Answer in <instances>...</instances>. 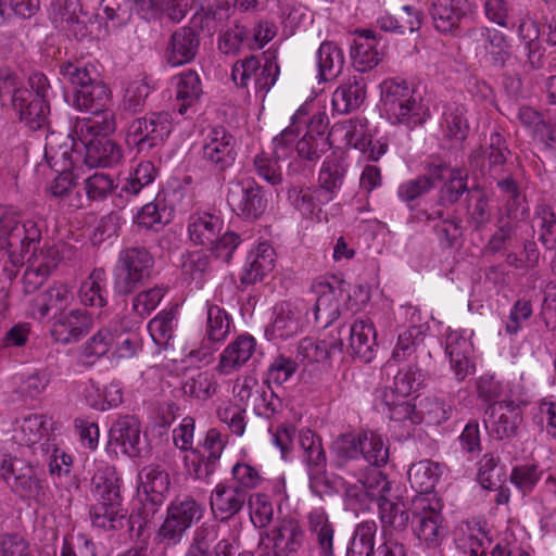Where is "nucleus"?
Returning a JSON list of instances; mask_svg holds the SVG:
<instances>
[{
	"instance_id": "obj_1",
	"label": "nucleus",
	"mask_w": 556,
	"mask_h": 556,
	"mask_svg": "<svg viewBox=\"0 0 556 556\" xmlns=\"http://www.w3.org/2000/svg\"><path fill=\"white\" fill-rule=\"evenodd\" d=\"M93 481L97 502L90 508L92 525L108 531H116L128 525L131 531L134 517L127 518V510L122 506L119 479L115 476L114 469L108 468V476L104 479L96 476Z\"/></svg>"
},
{
	"instance_id": "obj_2",
	"label": "nucleus",
	"mask_w": 556,
	"mask_h": 556,
	"mask_svg": "<svg viewBox=\"0 0 556 556\" xmlns=\"http://www.w3.org/2000/svg\"><path fill=\"white\" fill-rule=\"evenodd\" d=\"M441 508L437 496H414L412 500L413 533L419 544L427 548L438 547L446 535Z\"/></svg>"
},
{
	"instance_id": "obj_3",
	"label": "nucleus",
	"mask_w": 556,
	"mask_h": 556,
	"mask_svg": "<svg viewBox=\"0 0 556 556\" xmlns=\"http://www.w3.org/2000/svg\"><path fill=\"white\" fill-rule=\"evenodd\" d=\"M0 478L21 500L45 505L48 501V486L39 477L37 469L20 458L3 459Z\"/></svg>"
},
{
	"instance_id": "obj_4",
	"label": "nucleus",
	"mask_w": 556,
	"mask_h": 556,
	"mask_svg": "<svg viewBox=\"0 0 556 556\" xmlns=\"http://www.w3.org/2000/svg\"><path fill=\"white\" fill-rule=\"evenodd\" d=\"M154 258L143 247H129L118 254L114 289L118 294H130L150 278Z\"/></svg>"
},
{
	"instance_id": "obj_5",
	"label": "nucleus",
	"mask_w": 556,
	"mask_h": 556,
	"mask_svg": "<svg viewBox=\"0 0 556 556\" xmlns=\"http://www.w3.org/2000/svg\"><path fill=\"white\" fill-rule=\"evenodd\" d=\"M41 230L33 219L21 220L11 212H4L0 216V253L8 250L10 256L24 262L30 247L40 241Z\"/></svg>"
},
{
	"instance_id": "obj_6",
	"label": "nucleus",
	"mask_w": 556,
	"mask_h": 556,
	"mask_svg": "<svg viewBox=\"0 0 556 556\" xmlns=\"http://www.w3.org/2000/svg\"><path fill=\"white\" fill-rule=\"evenodd\" d=\"M29 97H17V102L12 106L20 121L31 130H38L48 125L50 106L48 103L50 83L48 77L40 72H34L28 77Z\"/></svg>"
},
{
	"instance_id": "obj_7",
	"label": "nucleus",
	"mask_w": 556,
	"mask_h": 556,
	"mask_svg": "<svg viewBox=\"0 0 556 556\" xmlns=\"http://www.w3.org/2000/svg\"><path fill=\"white\" fill-rule=\"evenodd\" d=\"M172 132L169 114L155 112L134 118L126 129V142L139 153L162 146Z\"/></svg>"
},
{
	"instance_id": "obj_8",
	"label": "nucleus",
	"mask_w": 556,
	"mask_h": 556,
	"mask_svg": "<svg viewBox=\"0 0 556 556\" xmlns=\"http://www.w3.org/2000/svg\"><path fill=\"white\" fill-rule=\"evenodd\" d=\"M202 516L203 508L195 500L189 496L176 498L167 507L166 517L159 529L157 538L167 546L176 545L185 532Z\"/></svg>"
},
{
	"instance_id": "obj_9",
	"label": "nucleus",
	"mask_w": 556,
	"mask_h": 556,
	"mask_svg": "<svg viewBox=\"0 0 556 556\" xmlns=\"http://www.w3.org/2000/svg\"><path fill=\"white\" fill-rule=\"evenodd\" d=\"M264 55V64H261L258 58L254 55L238 60L231 71L233 83L247 88L253 81L255 90L267 93L277 80L279 66L274 53L268 51Z\"/></svg>"
},
{
	"instance_id": "obj_10",
	"label": "nucleus",
	"mask_w": 556,
	"mask_h": 556,
	"mask_svg": "<svg viewBox=\"0 0 556 556\" xmlns=\"http://www.w3.org/2000/svg\"><path fill=\"white\" fill-rule=\"evenodd\" d=\"M206 307V323L204 338L198 349L190 351L189 356L199 362L210 363L218 344L224 342L230 333L232 319L229 314L216 304L208 301Z\"/></svg>"
},
{
	"instance_id": "obj_11",
	"label": "nucleus",
	"mask_w": 556,
	"mask_h": 556,
	"mask_svg": "<svg viewBox=\"0 0 556 556\" xmlns=\"http://www.w3.org/2000/svg\"><path fill=\"white\" fill-rule=\"evenodd\" d=\"M227 202L237 216L250 222L258 219L267 207L263 188L251 178L229 188Z\"/></svg>"
},
{
	"instance_id": "obj_12",
	"label": "nucleus",
	"mask_w": 556,
	"mask_h": 556,
	"mask_svg": "<svg viewBox=\"0 0 556 556\" xmlns=\"http://www.w3.org/2000/svg\"><path fill=\"white\" fill-rule=\"evenodd\" d=\"M50 20L56 29L77 40L90 34V17L83 10L80 0H53Z\"/></svg>"
},
{
	"instance_id": "obj_13",
	"label": "nucleus",
	"mask_w": 556,
	"mask_h": 556,
	"mask_svg": "<svg viewBox=\"0 0 556 556\" xmlns=\"http://www.w3.org/2000/svg\"><path fill=\"white\" fill-rule=\"evenodd\" d=\"M236 157L233 136L224 127L213 128L202 147V160L206 166L215 173H223L232 166Z\"/></svg>"
},
{
	"instance_id": "obj_14",
	"label": "nucleus",
	"mask_w": 556,
	"mask_h": 556,
	"mask_svg": "<svg viewBox=\"0 0 556 556\" xmlns=\"http://www.w3.org/2000/svg\"><path fill=\"white\" fill-rule=\"evenodd\" d=\"M140 421L135 416L118 417L109 430L108 450L115 456L129 457L140 455Z\"/></svg>"
},
{
	"instance_id": "obj_15",
	"label": "nucleus",
	"mask_w": 556,
	"mask_h": 556,
	"mask_svg": "<svg viewBox=\"0 0 556 556\" xmlns=\"http://www.w3.org/2000/svg\"><path fill=\"white\" fill-rule=\"evenodd\" d=\"M522 417L514 402H495L485 410L484 425L490 435L496 440L510 439L517 434Z\"/></svg>"
},
{
	"instance_id": "obj_16",
	"label": "nucleus",
	"mask_w": 556,
	"mask_h": 556,
	"mask_svg": "<svg viewBox=\"0 0 556 556\" xmlns=\"http://www.w3.org/2000/svg\"><path fill=\"white\" fill-rule=\"evenodd\" d=\"M92 328V318L85 309L75 308L60 314L51 327L55 342L70 344L79 341Z\"/></svg>"
},
{
	"instance_id": "obj_17",
	"label": "nucleus",
	"mask_w": 556,
	"mask_h": 556,
	"mask_svg": "<svg viewBox=\"0 0 556 556\" xmlns=\"http://www.w3.org/2000/svg\"><path fill=\"white\" fill-rule=\"evenodd\" d=\"M517 118L530 130L531 138L545 149L556 144V114L552 115L549 111L541 113L532 106L523 105L519 108Z\"/></svg>"
},
{
	"instance_id": "obj_18",
	"label": "nucleus",
	"mask_w": 556,
	"mask_h": 556,
	"mask_svg": "<svg viewBox=\"0 0 556 556\" xmlns=\"http://www.w3.org/2000/svg\"><path fill=\"white\" fill-rule=\"evenodd\" d=\"M74 301L70 287L63 282H54L47 290L39 293L33 301V315L38 319L53 316L54 319L65 313Z\"/></svg>"
},
{
	"instance_id": "obj_19",
	"label": "nucleus",
	"mask_w": 556,
	"mask_h": 556,
	"mask_svg": "<svg viewBox=\"0 0 556 556\" xmlns=\"http://www.w3.org/2000/svg\"><path fill=\"white\" fill-rule=\"evenodd\" d=\"M445 352L450 357L451 368L458 381L473 374L475 364L471 361L472 344L463 330L447 329L445 334Z\"/></svg>"
},
{
	"instance_id": "obj_20",
	"label": "nucleus",
	"mask_w": 556,
	"mask_h": 556,
	"mask_svg": "<svg viewBox=\"0 0 556 556\" xmlns=\"http://www.w3.org/2000/svg\"><path fill=\"white\" fill-rule=\"evenodd\" d=\"M274 553L261 556H290L298 553L303 546L305 532L295 519H283L270 532Z\"/></svg>"
},
{
	"instance_id": "obj_21",
	"label": "nucleus",
	"mask_w": 556,
	"mask_h": 556,
	"mask_svg": "<svg viewBox=\"0 0 556 556\" xmlns=\"http://www.w3.org/2000/svg\"><path fill=\"white\" fill-rule=\"evenodd\" d=\"M247 500L248 495L241 488L218 483L211 493L210 505L216 518L227 521L242 510Z\"/></svg>"
},
{
	"instance_id": "obj_22",
	"label": "nucleus",
	"mask_w": 556,
	"mask_h": 556,
	"mask_svg": "<svg viewBox=\"0 0 556 556\" xmlns=\"http://www.w3.org/2000/svg\"><path fill=\"white\" fill-rule=\"evenodd\" d=\"M338 333L339 338H342V333L349 336V346L353 356L364 363H369L374 358L376 331L370 321L356 320L350 327H340Z\"/></svg>"
},
{
	"instance_id": "obj_23",
	"label": "nucleus",
	"mask_w": 556,
	"mask_h": 556,
	"mask_svg": "<svg viewBox=\"0 0 556 556\" xmlns=\"http://www.w3.org/2000/svg\"><path fill=\"white\" fill-rule=\"evenodd\" d=\"M275 266V250L267 242H261L253 248L245 260L240 277L241 285L251 286L262 281Z\"/></svg>"
},
{
	"instance_id": "obj_24",
	"label": "nucleus",
	"mask_w": 556,
	"mask_h": 556,
	"mask_svg": "<svg viewBox=\"0 0 556 556\" xmlns=\"http://www.w3.org/2000/svg\"><path fill=\"white\" fill-rule=\"evenodd\" d=\"M518 35L523 42L525 61L522 63L526 73H532L544 68L545 48L540 39V28L534 21H521L518 26Z\"/></svg>"
},
{
	"instance_id": "obj_25",
	"label": "nucleus",
	"mask_w": 556,
	"mask_h": 556,
	"mask_svg": "<svg viewBox=\"0 0 556 556\" xmlns=\"http://www.w3.org/2000/svg\"><path fill=\"white\" fill-rule=\"evenodd\" d=\"M79 141L85 149L83 162L88 167L112 166L123 156L119 146L108 137H87Z\"/></svg>"
},
{
	"instance_id": "obj_26",
	"label": "nucleus",
	"mask_w": 556,
	"mask_h": 556,
	"mask_svg": "<svg viewBox=\"0 0 556 556\" xmlns=\"http://www.w3.org/2000/svg\"><path fill=\"white\" fill-rule=\"evenodd\" d=\"M79 156L78 143L70 144L68 138L55 134L46 138L45 159L55 172L72 169Z\"/></svg>"
},
{
	"instance_id": "obj_27",
	"label": "nucleus",
	"mask_w": 556,
	"mask_h": 556,
	"mask_svg": "<svg viewBox=\"0 0 556 556\" xmlns=\"http://www.w3.org/2000/svg\"><path fill=\"white\" fill-rule=\"evenodd\" d=\"M255 349L256 341L252 336H238L222 352L216 370L220 375H230L239 370L252 357Z\"/></svg>"
},
{
	"instance_id": "obj_28",
	"label": "nucleus",
	"mask_w": 556,
	"mask_h": 556,
	"mask_svg": "<svg viewBox=\"0 0 556 556\" xmlns=\"http://www.w3.org/2000/svg\"><path fill=\"white\" fill-rule=\"evenodd\" d=\"M355 35L351 47V58L354 68L362 74L376 67L380 63L382 54L377 49L378 41L372 30H356Z\"/></svg>"
},
{
	"instance_id": "obj_29",
	"label": "nucleus",
	"mask_w": 556,
	"mask_h": 556,
	"mask_svg": "<svg viewBox=\"0 0 556 556\" xmlns=\"http://www.w3.org/2000/svg\"><path fill=\"white\" fill-rule=\"evenodd\" d=\"M366 88L367 84L362 74L350 76L333 92V109L342 114L357 110L366 99Z\"/></svg>"
},
{
	"instance_id": "obj_30",
	"label": "nucleus",
	"mask_w": 556,
	"mask_h": 556,
	"mask_svg": "<svg viewBox=\"0 0 556 556\" xmlns=\"http://www.w3.org/2000/svg\"><path fill=\"white\" fill-rule=\"evenodd\" d=\"M223 228V219L208 212H195L188 219V237L194 245L210 247Z\"/></svg>"
},
{
	"instance_id": "obj_31",
	"label": "nucleus",
	"mask_w": 556,
	"mask_h": 556,
	"mask_svg": "<svg viewBox=\"0 0 556 556\" xmlns=\"http://www.w3.org/2000/svg\"><path fill=\"white\" fill-rule=\"evenodd\" d=\"M199 49V37L191 27L177 29L170 38L167 49V61L179 66L192 61Z\"/></svg>"
},
{
	"instance_id": "obj_32",
	"label": "nucleus",
	"mask_w": 556,
	"mask_h": 556,
	"mask_svg": "<svg viewBox=\"0 0 556 556\" xmlns=\"http://www.w3.org/2000/svg\"><path fill=\"white\" fill-rule=\"evenodd\" d=\"M308 532L318 547L319 556H333L334 526L323 508L307 515Z\"/></svg>"
},
{
	"instance_id": "obj_33",
	"label": "nucleus",
	"mask_w": 556,
	"mask_h": 556,
	"mask_svg": "<svg viewBox=\"0 0 556 556\" xmlns=\"http://www.w3.org/2000/svg\"><path fill=\"white\" fill-rule=\"evenodd\" d=\"M303 327V311L290 303L279 306L271 325L266 329V334L273 339H288L301 331Z\"/></svg>"
},
{
	"instance_id": "obj_34",
	"label": "nucleus",
	"mask_w": 556,
	"mask_h": 556,
	"mask_svg": "<svg viewBox=\"0 0 556 556\" xmlns=\"http://www.w3.org/2000/svg\"><path fill=\"white\" fill-rule=\"evenodd\" d=\"M89 117L83 118L77 122L75 132L79 140L87 139V137L104 136L108 137L114 132L116 128L115 114L108 106L101 110L90 111Z\"/></svg>"
},
{
	"instance_id": "obj_35",
	"label": "nucleus",
	"mask_w": 556,
	"mask_h": 556,
	"mask_svg": "<svg viewBox=\"0 0 556 556\" xmlns=\"http://www.w3.org/2000/svg\"><path fill=\"white\" fill-rule=\"evenodd\" d=\"M138 477L147 501L154 506L161 505L170 485L168 473L157 465H148Z\"/></svg>"
},
{
	"instance_id": "obj_36",
	"label": "nucleus",
	"mask_w": 556,
	"mask_h": 556,
	"mask_svg": "<svg viewBox=\"0 0 556 556\" xmlns=\"http://www.w3.org/2000/svg\"><path fill=\"white\" fill-rule=\"evenodd\" d=\"M174 217V210L168 207L159 197L144 204L132 217L134 225L147 230L159 231L169 224Z\"/></svg>"
},
{
	"instance_id": "obj_37",
	"label": "nucleus",
	"mask_w": 556,
	"mask_h": 556,
	"mask_svg": "<svg viewBox=\"0 0 556 556\" xmlns=\"http://www.w3.org/2000/svg\"><path fill=\"white\" fill-rule=\"evenodd\" d=\"M465 0H432L430 14L434 27L441 33H450L458 27L465 16Z\"/></svg>"
},
{
	"instance_id": "obj_38",
	"label": "nucleus",
	"mask_w": 556,
	"mask_h": 556,
	"mask_svg": "<svg viewBox=\"0 0 556 556\" xmlns=\"http://www.w3.org/2000/svg\"><path fill=\"white\" fill-rule=\"evenodd\" d=\"M440 476L439 465L428 459L413 464L408 470V481L418 493L416 496H435L432 491Z\"/></svg>"
},
{
	"instance_id": "obj_39",
	"label": "nucleus",
	"mask_w": 556,
	"mask_h": 556,
	"mask_svg": "<svg viewBox=\"0 0 556 556\" xmlns=\"http://www.w3.org/2000/svg\"><path fill=\"white\" fill-rule=\"evenodd\" d=\"M226 442V437L218 430L210 429L206 432L202 444V459L195 468V477L198 479H205L215 471L216 463L222 456Z\"/></svg>"
},
{
	"instance_id": "obj_40",
	"label": "nucleus",
	"mask_w": 556,
	"mask_h": 556,
	"mask_svg": "<svg viewBox=\"0 0 556 556\" xmlns=\"http://www.w3.org/2000/svg\"><path fill=\"white\" fill-rule=\"evenodd\" d=\"M288 199L305 216L318 215L321 206L329 203V197L325 191L311 187H292L288 191Z\"/></svg>"
},
{
	"instance_id": "obj_41",
	"label": "nucleus",
	"mask_w": 556,
	"mask_h": 556,
	"mask_svg": "<svg viewBox=\"0 0 556 556\" xmlns=\"http://www.w3.org/2000/svg\"><path fill=\"white\" fill-rule=\"evenodd\" d=\"M319 81L332 80L340 75L344 66V54L332 41H325L317 51Z\"/></svg>"
},
{
	"instance_id": "obj_42",
	"label": "nucleus",
	"mask_w": 556,
	"mask_h": 556,
	"mask_svg": "<svg viewBox=\"0 0 556 556\" xmlns=\"http://www.w3.org/2000/svg\"><path fill=\"white\" fill-rule=\"evenodd\" d=\"M382 529L403 531L409 522V513L399 496L390 495L378 503Z\"/></svg>"
},
{
	"instance_id": "obj_43",
	"label": "nucleus",
	"mask_w": 556,
	"mask_h": 556,
	"mask_svg": "<svg viewBox=\"0 0 556 556\" xmlns=\"http://www.w3.org/2000/svg\"><path fill=\"white\" fill-rule=\"evenodd\" d=\"M400 109L389 110L384 114L393 125H404L408 129L422 125L429 117V109L420 98L412 99L409 102L401 103Z\"/></svg>"
},
{
	"instance_id": "obj_44",
	"label": "nucleus",
	"mask_w": 556,
	"mask_h": 556,
	"mask_svg": "<svg viewBox=\"0 0 556 556\" xmlns=\"http://www.w3.org/2000/svg\"><path fill=\"white\" fill-rule=\"evenodd\" d=\"M111 102V90L99 78L81 89H76L73 104L79 111L101 110Z\"/></svg>"
},
{
	"instance_id": "obj_45",
	"label": "nucleus",
	"mask_w": 556,
	"mask_h": 556,
	"mask_svg": "<svg viewBox=\"0 0 556 556\" xmlns=\"http://www.w3.org/2000/svg\"><path fill=\"white\" fill-rule=\"evenodd\" d=\"M176 99L179 102V114L187 113L188 108L195 104L202 96V84L195 71L188 70L175 77Z\"/></svg>"
},
{
	"instance_id": "obj_46",
	"label": "nucleus",
	"mask_w": 556,
	"mask_h": 556,
	"mask_svg": "<svg viewBox=\"0 0 556 556\" xmlns=\"http://www.w3.org/2000/svg\"><path fill=\"white\" fill-rule=\"evenodd\" d=\"M181 273L185 279L202 288L212 273L211 256L202 251H187L181 255Z\"/></svg>"
},
{
	"instance_id": "obj_47",
	"label": "nucleus",
	"mask_w": 556,
	"mask_h": 556,
	"mask_svg": "<svg viewBox=\"0 0 556 556\" xmlns=\"http://www.w3.org/2000/svg\"><path fill=\"white\" fill-rule=\"evenodd\" d=\"M78 296L84 305L103 307L108 303L106 274L96 268L80 285Z\"/></svg>"
},
{
	"instance_id": "obj_48",
	"label": "nucleus",
	"mask_w": 556,
	"mask_h": 556,
	"mask_svg": "<svg viewBox=\"0 0 556 556\" xmlns=\"http://www.w3.org/2000/svg\"><path fill=\"white\" fill-rule=\"evenodd\" d=\"M444 169L442 166H435L430 168L426 175L402 182L397 188L399 198L404 202H412L428 193L443 178L442 172Z\"/></svg>"
},
{
	"instance_id": "obj_49",
	"label": "nucleus",
	"mask_w": 556,
	"mask_h": 556,
	"mask_svg": "<svg viewBox=\"0 0 556 556\" xmlns=\"http://www.w3.org/2000/svg\"><path fill=\"white\" fill-rule=\"evenodd\" d=\"M442 127L444 134L457 141H464L469 132L467 109L464 104L451 102L444 105Z\"/></svg>"
},
{
	"instance_id": "obj_50",
	"label": "nucleus",
	"mask_w": 556,
	"mask_h": 556,
	"mask_svg": "<svg viewBox=\"0 0 556 556\" xmlns=\"http://www.w3.org/2000/svg\"><path fill=\"white\" fill-rule=\"evenodd\" d=\"M315 288L318 294L315 303V319L326 327L340 315L336 288L327 281H319Z\"/></svg>"
},
{
	"instance_id": "obj_51",
	"label": "nucleus",
	"mask_w": 556,
	"mask_h": 556,
	"mask_svg": "<svg viewBox=\"0 0 556 556\" xmlns=\"http://www.w3.org/2000/svg\"><path fill=\"white\" fill-rule=\"evenodd\" d=\"M378 526L375 520H365L355 526L346 556H371L375 552Z\"/></svg>"
},
{
	"instance_id": "obj_52",
	"label": "nucleus",
	"mask_w": 556,
	"mask_h": 556,
	"mask_svg": "<svg viewBox=\"0 0 556 556\" xmlns=\"http://www.w3.org/2000/svg\"><path fill=\"white\" fill-rule=\"evenodd\" d=\"M416 90L405 80L400 78L387 79L381 85V104L383 112L400 109V104L416 99Z\"/></svg>"
},
{
	"instance_id": "obj_53",
	"label": "nucleus",
	"mask_w": 556,
	"mask_h": 556,
	"mask_svg": "<svg viewBox=\"0 0 556 556\" xmlns=\"http://www.w3.org/2000/svg\"><path fill=\"white\" fill-rule=\"evenodd\" d=\"M330 135L341 136L346 146L365 151L370 138L367 129V121L362 118L349 119L337 123L331 128Z\"/></svg>"
},
{
	"instance_id": "obj_54",
	"label": "nucleus",
	"mask_w": 556,
	"mask_h": 556,
	"mask_svg": "<svg viewBox=\"0 0 556 556\" xmlns=\"http://www.w3.org/2000/svg\"><path fill=\"white\" fill-rule=\"evenodd\" d=\"M217 388L218 383L214 375L208 371H197L189 375L181 383V390L186 396L200 401L212 397Z\"/></svg>"
},
{
	"instance_id": "obj_55",
	"label": "nucleus",
	"mask_w": 556,
	"mask_h": 556,
	"mask_svg": "<svg viewBox=\"0 0 556 556\" xmlns=\"http://www.w3.org/2000/svg\"><path fill=\"white\" fill-rule=\"evenodd\" d=\"M343 340L339 338L336 342H326L315 338H304L300 341L298 346V356L302 362L319 363L326 361L331 352L338 350L342 351Z\"/></svg>"
},
{
	"instance_id": "obj_56",
	"label": "nucleus",
	"mask_w": 556,
	"mask_h": 556,
	"mask_svg": "<svg viewBox=\"0 0 556 556\" xmlns=\"http://www.w3.org/2000/svg\"><path fill=\"white\" fill-rule=\"evenodd\" d=\"M532 227L538 232L539 240L547 250L556 248V217L549 206L540 205L536 207Z\"/></svg>"
},
{
	"instance_id": "obj_57",
	"label": "nucleus",
	"mask_w": 556,
	"mask_h": 556,
	"mask_svg": "<svg viewBox=\"0 0 556 556\" xmlns=\"http://www.w3.org/2000/svg\"><path fill=\"white\" fill-rule=\"evenodd\" d=\"M329 149V138L323 131H307L295 144L298 155L308 161L319 160Z\"/></svg>"
},
{
	"instance_id": "obj_58",
	"label": "nucleus",
	"mask_w": 556,
	"mask_h": 556,
	"mask_svg": "<svg viewBox=\"0 0 556 556\" xmlns=\"http://www.w3.org/2000/svg\"><path fill=\"white\" fill-rule=\"evenodd\" d=\"M362 457L371 466L380 467L389 459V448L382 438L372 431L362 432Z\"/></svg>"
},
{
	"instance_id": "obj_59",
	"label": "nucleus",
	"mask_w": 556,
	"mask_h": 556,
	"mask_svg": "<svg viewBox=\"0 0 556 556\" xmlns=\"http://www.w3.org/2000/svg\"><path fill=\"white\" fill-rule=\"evenodd\" d=\"M60 75L76 89H81L99 78L97 68L92 64L80 62H64L60 65Z\"/></svg>"
},
{
	"instance_id": "obj_60",
	"label": "nucleus",
	"mask_w": 556,
	"mask_h": 556,
	"mask_svg": "<svg viewBox=\"0 0 556 556\" xmlns=\"http://www.w3.org/2000/svg\"><path fill=\"white\" fill-rule=\"evenodd\" d=\"M484 17L502 28L514 26L515 9L513 0H482Z\"/></svg>"
},
{
	"instance_id": "obj_61",
	"label": "nucleus",
	"mask_w": 556,
	"mask_h": 556,
	"mask_svg": "<svg viewBox=\"0 0 556 556\" xmlns=\"http://www.w3.org/2000/svg\"><path fill=\"white\" fill-rule=\"evenodd\" d=\"M345 173V166L336 160H330L323 164L318 177L319 187L317 189L328 194L329 202L334 199L336 191L341 188Z\"/></svg>"
},
{
	"instance_id": "obj_62",
	"label": "nucleus",
	"mask_w": 556,
	"mask_h": 556,
	"mask_svg": "<svg viewBox=\"0 0 556 556\" xmlns=\"http://www.w3.org/2000/svg\"><path fill=\"white\" fill-rule=\"evenodd\" d=\"M116 340V333L110 327L99 329L86 343L83 357L87 363H93L108 353Z\"/></svg>"
},
{
	"instance_id": "obj_63",
	"label": "nucleus",
	"mask_w": 556,
	"mask_h": 556,
	"mask_svg": "<svg viewBox=\"0 0 556 556\" xmlns=\"http://www.w3.org/2000/svg\"><path fill=\"white\" fill-rule=\"evenodd\" d=\"M469 202L467 207V223L473 230L483 228L491 218L488 200L480 189L468 191Z\"/></svg>"
},
{
	"instance_id": "obj_64",
	"label": "nucleus",
	"mask_w": 556,
	"mask_h": 556,
	"mask_svg": "<svg viewBox=\"0 0 556 556\" xmlns=\"http://www.w3.org/2000/svg\"><path fill=\"white\" fill-rule=\"evenodd\" d=\"M176 319L173 311L157 314L148 325L152 340L162 348H167L174 337Z\"/></svg>"
}]
</instances>
